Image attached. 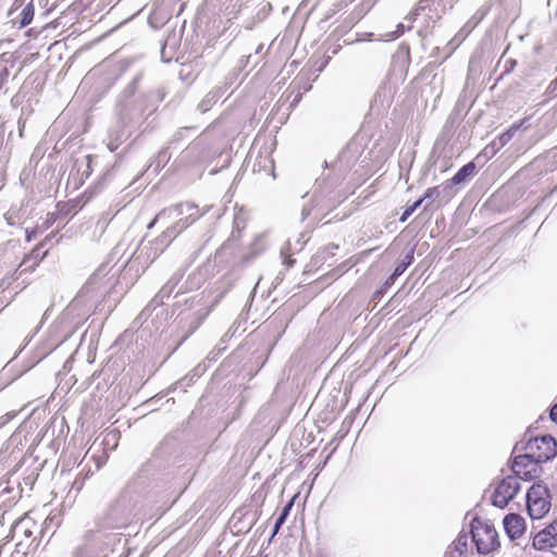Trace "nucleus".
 I'll return each instance as SVG.
<instances>
[{
	"instance_id": "f257e3e1",
	"label": "nucleus",
	"mask_w": 557,
	"mask_h": 557,
	"mask_svg": "<svg viewBox=\"0 0 557 557\" xmlns=\"http://www.w3.org/2000/svg\"><path fill=\"white\" fill-rule=\"evenodd\" d=\"M361 154L360 145L355 141L349 143L338 154L336 161L332 165L335 177L329 181V178H318L315 190L312 196L313 205L308 207L304 206L301 215L302 220L309 216L313 211L317 215H322L338 203H341L345 196L338 190H335V186L339 180H343L345 174L356 164Z\"/></svg>"
},
{
	"instance_id": "f03ea898",
	"label": "nucleus",
	"mask_w": 557,
	"mask_h": 557,
	"mask_svg": "<svg viewBox=\"0 0 557 557\" xmlns=\"http://www.w3.org/2000/svg\"><path fill=\"white\" fill-rule=\"evenodd\" d=\"M72 317L73 307L70 306L51 325L45 342L40 343L42 348H60L62 345L75 346L76 348H97L99 331L90 329L82 334H77Z\"/></svg>"
},
{
	"instance_id": "7ed1b4c3",
	"label": "nucleus",
	"mask_w": 557,
	"mask_h": 557,
	"mask_svg": "<svg viewBox=\"0 0 557 557\" xmlns=\"http://www.w3.org/2000/svg\"><path fill=\"white\" fill-rule=\"evenodd\" d=\"M138 115V110L134 107L133 100H122L117 103L116 126L109 131L108 149L114 152L125 138V127Z\"/></svg>"
},
{
	"instance_id": "20e7f679",
	"label": "nucleus",
	"mask_w": 557,
	"mask_h": 557,
	"mask_svg": "<svg viewBox=\"0 0 557 557\" xmlns=\"http://www.w3.org/2000/svg\"><path fill=\"white\" fill-rule=\"evenodd\" d=\"M471 534L479 554H488L499 546L496 529L488 521L473 519Z\"/></svg>"
},
{
	"instance_id": "39448f33",
	"label": "nucleus",
	"mask_w": 557,
	"mask_h": 557,
	"mask_svg": "<svg viewBox=\"0 0 557 557\" xmlns=\"http://www.w3.org/2000/svg\"><path fill=\"white\" fill-rule=\"evenodd\" d=\"M550 495L548 488L541 483L533 484L527 493V508L529 516L542 519L550 510Z\"/></svg>"
},
{
	"instance_id": "423d86ee",
	"label": "nucleus",
	"mask_w": 557,
	"mask_h": 557,
	"mask_svg": "<svg viewBox=\"0 0 557 557\" xmlns=\"http://www.w3.org/2000/svg\"><path fill=\"white\" fill-rule=\"evenodd\" d=\"M456 0H420L417 7L406 17L412 22L419 15L435 23L442 15L454 7Z\"/></svg>"
},
{
	"instance_id": "0eeeda50",
	"label": "nucleus",
	"mask_w": 557,
	"mask_h": 557,
	"mask_svg": "<svg viewBox=\"0 0 557 557\" xmlns=\"http://www.w3.org/2000/svg\"><path fill=\"white\" fill-rule=\"evenodd\" d=\"M525 450L539 463L554 458L557 454V443L550 435H543L528 441Z\"/></svg>"
},
{
	"instance_id": "6e6552de",
	"label": "nucleus",
	"mask_w": 557,
	"mask_h": 557,
	"mask_svg": "<svg viewBox=\"0 0 557 557\" xmlns=\"http://www.w3.org/2000/svg\"><path fill=\"white\" fill-rule=\"evenodd\" d=\"M520 490V480L516 475H508L495 487L492 495V504L498 508H505Z\"/></svg>"
},
{
	"instance_id": "1a4fd4ad",
	"label": "nucleus",
	"mask_w": 557,
	"mask_h": 557,
	"mask_svg": "<svg viewBox=\"0 0 557 557\" xmlns=\"http://www.w3.org/2000/svg\"><path fill=\"white\" fill-rule=\"evenodd\" d=\"M151 337V329L149 325L141 326L137 331L126 330L122 335H120L113 346L119 348H129L132 346H137L145 348L151 343L148 338Z\"/></svg>"
},
{
	"instance_id": "9d476101",
	"label": "nucleus",
	"mask_w": 557,
	"mask_h": 557,
	"mask_svg": "<svg viewBox=\"0 0 557 557\" xmlns=\"http://www.w3.org/2000/svg\"><path fill=\"white\" fill-rule=\"evenodd\" d=\"M511 468L515 473L513 475L519 478V480L524 479L529 481L536 478L539 473V462L533 460L528 450L525 454L515 457Z\"/></svg>"
},
{
	"instance_id": "9b49d317",
	"label": "nucleus",
	"mask_w": 557,
	"mask_h": 557,
	"mask_svg": "<svg viewBox=\"0 0 557 557\" xmlns=\"http://www.w3.org/2000/svg\"><path fill=\"white\" fill-rule=\"evenodd\" d=\"M196 210V205L190 202H183L176 206L165 208L161 210L156 218L149 223L148 228L153 227V225L161 220H170L177 219V216L187 213L188 211Z\"/></svg>"
},
{
	"instance_id": "f8f14e48",
	"label": "nucleus",
	"mask_w": 557,
	"mask_h": 557,
	"mask_svg": "<svg viewBox=\"0 0 557 557\" xmlns=\"http://www.w3.org/2000/svg\"><path fill=\"white\" fill-rule=\"evenodd\" d=\"M504 528L511 539H517L524 532V519L517 513H509L504 519Z\"/></svg>"
},
{
	"instance_id": "ddd939ff",
	"label": "nucleus",
	"mask_w": 557,
	"mask_h": 557,
	"mask_svg": "<svg viewBox=\"0 0 557 557\" xmlns=\"http://www.w3.org/2000/svg\"><path fill=\"white\" fill-rule=\"evenodd\" d=\"M468 550V535L460 533L447 547L443 557H462Z\"/></svg>"
},
{
	"instance_id": "4468645a",
	"label": "nucleus",
	"mask_w": 557,
	"mask_h": 557,
	"mask_svg": "<svg viewBox=\"0 0 557 557\" xmlns=\"http://www.w3.org/2000/svg\"><path fill=\"white\" fill-rule=\"evenodd\" d=\"M476 172V165L473 161L468 162L451 177L453 185H461L471 180Z\"/></svg>"
},
{
	"instance_id": "2eb2a0df",
	"label": "nucleus",
	"mask_w": 557,
	"mask_h": 557,
	"mask_svg": "<svg viewBox=\"0 0 557 557\" xmlns=\"http://www.w3.org/2000/svg\"><path fill=\"white\" fill-rule=\"evenodd\" d=\"M202 214L203 212L200 213L198 207L196 206V210L188 211L187 213L180 215V219L173 224V226H177V230H180V233H182L185 228L197 221Z\"/></svg>"
},
{
	"instance_id": "dca6fc26",
	"label": "nucleus",
	"mask_w": 557,
	"mask_h": 557,
	"mask_svg": "<svg viewBox=\"0 0 557 557\" xmlns=\"http://www.w3.org/2000/svg\"><path fill=\"white\" fill-rule=\"evenodd\" d=\"M412 261H413V250L411 249L404 257V259L396 264L394 272L387 280V283L393 284L395 282V280L407 270V268L412 263Z\"/></svg>"
},
{
	"instance_id": "f3484780",
	"label": "nucleus",
	"mask_w": 557,
	"mask_h": 557,
	"mask_svg": "<svg viewBox=\"0 0 557 557\" xmlns=\"http://www.w3.org/2000/svg\"><path fill=\"white\" fill-rule=\"evenodd\" d=\"M182 278V274H174L159 290L157 297H159L161 300L169 297L172 292L174 290L175 286L178 284V282Z\"/></svg>"
},
{
	"instance_id": "a211bd4d",
	"label": "nucleus",
	"mask_w": 557,
	"mask_h": 557,
	"mask_svg": "<svg viewBox=\"0 0 557 557\" xmlns=\"http://www.w3.org/2000/svg\"><path fill=\"white\" fill-rule=\"evenodd\" d=\"M34 14H35L34 4H33V2H29V3H27L23 8V10H22V12L20 14V25H21V27H25L28 24H30V22L34 18Z\"/></svg>"
},
{
	"instance_id": "6ab92c4d",
	"label": "nucleus",
	"mask_w": 557,
	"mask_h": 557,
	"mask_svg": "<svg viewBox=\"0 0 557 557\" xmlns=\"http://www.w3.org/2000/svg\"><path fill=\"white\" fill-rule=\"evenodd\" d=\"M554 537H552L546 530L535 535L533 540L534 547L542 549L546 546H553Z\"/></svg>"
},
{
	"instance_id": "aec40b11",
	"label": "nucleus",
	"mask_w": 557,
	"mask_h": 557,
	"mask_svg": "<svg viewBox=\"0 0 557 557\" xmlns=\"http://www.w3.org/2000/svg\"><path fill=\"white\" fill-rule=\"evenodd\" d=\"M218 101V92L215 91H210L206 95V97L200 101V103L198 104V110L201 112V113H206L207 111L210 110V108L212 107V104H214L215 102Z\"/></svg>"
},
{
	"instance_id": "412c9836",
	"label": "nucleus",
	"mask_w": 557,
	"mask_h": 557,
	"mask_svg": "<svg viewBox=\"0 0 557 557\" xmlns=\"http://www.w3.org/2000/svg\"><path fill=\"white\" fill-rule=\"evenodd\" d=\"M171 244L170 240L163 238V233L153 240V245H160V248H156L152 256L148 255L147 261L152 262L164 249Z\"/></svg>"
},
{
	"instance_id": "4be33fe9",
	"label": "nucleus",
	"mask_w": 557,
	"mask_h": 557,
	"mask_svg": "<svg viewBox=\"0 0 557 557\" xmlns=\"http://www.w3.org/2000/svg\"><path fill=\"white\" fill-rule=\"evenodd\" d=\"M481 18H482V15L479 17L476 15H473L463 25V27L460 29V33H462V38H466L475 28V26L480 23Z\"/></svg>"
},
{
	"instance_id": "5701e85b",
	"label": "nucleus",
	"mask_w": 557,
	"mask_h": 557,
	"mask_svg": "<svg viewBox=\"0 0 557 557\" xmlns=\"http://www.w3.org/2000/svg\"><path fill=\"white\" fill-rule=\"evenodd\" d=\"M74 557H98L95 553L92 547L89 544H84L78 546L74 553Z\"/></svg>"
},
{
	"instance_id": "b1692460",
	"label": "nucleus",
	"mask_w": 557,
	"mask_h": 557,
	"mask_svg": "<svg viewBox=\"0 0 557 557\" xmlns=\"http://www.w3.org/2000/svg\"><path fill=\"white\" fill-rule=\"evenodd\" d=\"M246 220H247V213L243 209H239L238 212L234 216L233 233L235 231L239 232L242 228H244L245 224H246Z\"/></svg>"
},
{
	"instance_id": "393cba45",
	"label": "nucleus",
	"mask_w": 557,
	"mask_h": 557,
	"mask_svg": "<svg viewBox=\"0 0 557 557\" xmlns=\"http://www.w3.org/2000/svg\"><path fill=\"white\" fill-rule=\"evenodd\" d=\"M423 203V199H418L413 203L406 207L401 216L399 218L400 222H406L408 218Z\"/></svg>"
},
{
	"instance_id": "a878e982",
	"label": "nucleus",
	"mask_w": 557,
	"mask_h": 557,
	"mask_svg": "<svg viewBox=\"0 0 557 557\" xmlns=\"http://www.w3.org/2000/svg\"><path fill=\"white\" fill-rule=\"evenodd\" d=\"M290 506H292V504L287 505V506L283 509V511H282V513L280 515V517L277 518V520H276V522H275V525H274V530H273V534H272V536H274V535L277 533V531L280 530L281 525L285 522V519H286V517L288 516V512H289Z\"/></svg>"
},
{
	"instance_id": "bb28decb",
	"label": "nucleus",
	"mask_w": 557,
	"mask_h": 557,
	"mask_svg": "<svg viewBox=\"0 0 557 557\" xmlns=\"http://www.w3.org/2000/svg\"><path fill=\"white\" fill-rule=\"evenodd\" d=\"M181 233H180V230H177V226H169L164 232H163V238L170 240L172 243V240L178 236Z\"/></svg>"
},
{
	"instance_id": "cd10ccee",
	"label": "nucleus",
	"mask_w": 557,
	"mask_h": 557,
	"mask_svg": "<svg viewBox=\"0 0 557 557\" xmlns=\"http://www.w3.org/2000/svg\"><path fill=\"white\" fill-rule=\"evenodd\" d=\"M440 194H441V191H440L438 187H431L425 190L424 195L420 199H423V202H424L429 199L437 198L440 196Z\"/></svg>"
},
{
	"instance_id": "c85d7f7f",
	"label": "nucleus",
	"mask_w": 557,
	"mask_h": 557,
	"mask_svg": "<svg viewBox=\"0 0 557 557\" xmlns=\"http://www.w3.org/2000/svg\"><path fill=\"white\" fill-rule=\"evenodd\" d=\"M208 313L209 311L207 309H201L195 313L196 323L193 326V330H196L200 325V323L206 319Z\"/></svg>"
},
{
	"instance_id": "c756f323",
	"label": "nucleus",
	"mask_w": 557,
	"mask_h": 557,
	"mask_svg": "<svg viewBox=\"0 0 557 557\" xmlns=\"http://www.w3.org/2000/svg\"><path fill=\"white\" fill-rule=\"evenodd\" d=\"M169 159H170V154L168 153V150L166 149L161 150L157 157L156 169H158L162 162H168Z\"/></svg>"
},
{
	"instance_id": "7c9ffc66",
	"label": "nucleus",
	"mask_w": 557,
	"mask_h": 557,
	"mask_svg": "<svg viewBox=\"0 0 557 557\" xmlns=\"http://www.w3.org/2000/svg\"><path fill=\"white\" fill-rule=\"evenodd\" d=\"M547 533L552 536V537H556L557 535V519L547 527L546 529Z\"/></svg>"
},
{
	"instance_id": "2f4dec72",
	"label": "nucleus",
	"mask_w": 557,
	"mask_h": 557,
	"mask_svg": "<svg viewBox=\"0 0 557 557\" xmlns=\"http://www.w3.org/2000/svg\"><path fill=\"white\" fill-rule=\"evenodd\" d=\"M404 28H405L404 24H398L397 29L392 35V38L395 39V38L399 37L400 35H403Z\"/></svg>"
},
{
	"instance_id": "473e14b6",
	"label": "nucleus",
	"mask_w": 557,
	"mask_h": 557,
	"mask_svg": "<svg viewBox=\"0 0 557 557\" xmlns=\"http://www.w3.org/2000/svg\"><path fill=\"white\" fill-rule=\"evenodd\" d=\"M466 38H462V33L460 30L457 33V35L451 40L453 44H456L457 46L462 42Z\"/></svg>"
},
{
	"instance_id": "72a5a7b5",
	"label": "nucleus",
	"mask_w": 557,
	"mask_h": 557,
	"mask_svg": "<svg viewBox=\"0 0 557 557\" xmlns=\"http://www.w3.org/2000/svg\"><path fill=\"white\" fill-rule=\"evenodd\" d=\"M550 418L557 424V404L550 409Z\"/></svg>"
},
{
	"instance_id": "f704fd0d",
	"label": "nucleus",
	"mask_w": 557,
	"mask_h": 557,
	"mask_svg": "<svg viewBox=\"0 0 557 557\" xmlns=\"http://www.w3.org/2000/svg\"><path fill=\"white\" fill-rule=\"evenodd\" d=\"M263 239H264V236L263 235H259L256 239V245H258V247L260 248V250H262L264 248V245H263Z\"/></svg>"
},
{
	"instance_id": "c9c22d12",
	"label": "nucleus",
	"mask_w": 557,
	"mask_h": 557,
	"mask_svg": "<svg viewBox=\"0 0 557 557\" xmlns=\"http://www.w3.org/2000/svg\"><path fill=\"white\" fill-rule=\"evenodd\" d=\"M511 138V133L507 132L500 136L502 144H506Z\"/></svg>"
},
{
	"instance_id": "e433bc0d",
	"label": "nucleus",
	"mask_w": 557,
	"mask_h": 557,
	"mask_svg": "<svg viewBox=\"0 0 557 557\" xmlns=\"http://www.w3.org/2000/svg\"><path fill=\"white\" fill-rule=\"evenodd\" d=\"M37 331H38V327L35 330V332H34L30 336H27V337L25 338L24 344H23V346H22L21 348H25L27 345H29V344H30L32 338H33V336L37 333Z\"/></svg>"
},
{
	"instance_id": "4c0bfd02",
	"label": "nucleus",
	"mask_w": 557,
	"mask_h": 557,
	"mask_svg": "<svg viewBox=\"0 0 557 557\" xmlns=\"http://www.w3.org/2000/svg\"><path fill=\"white\" fill-rule=\"evenodd\" d=\"M150 252H147V256L150 255L152 256L153 252L156 251V248H160V245H153V242H150Z\"/></svg>"
},
{
	"instance_id": "58836bf2",
	"label": "nucleus",
	"mask_w": 557,
	"mask_h": 557,
	"mask_svg": "<svg viewBox=\"0 0 557 557\" xmlns=\"http://www.w3.org/2000/svg\"><path fill=\"white\" fill-rule=\"evenodd\" d=\"M24 127H25V122H23V121L20 119V120H18V131H20V136H23Z\"/></svg>"
},
{
	"instance_id": "ea45409f",
	"label": "nucleus",
	"mask_w": 557,
	"mask_h": 557,
	"mask_svg": "<svg viewBox=\"0 0 557 557\" xmlns=\"http://www.w3.org/2000/svg\"><path fill=\"white\" fill-rule=\"evenodd\" d=\"M295 260L288 258L286 260H284V263L287 265V267H292L294 264Z\"/></svg>"
},
{
	"instance_id": "a19ab883",
	"label": "nucleus",
	"mask_w": 557,
	"mask_h": 557,
	"mask_svg": "<svg viewBox=\"0 0 557 557\" xmlns=\"http://www.w3.org/2000/svg\"><path fill=\"white\" fill-rule=\"evenodd\" d=\"M188 129H189V128H187V127H186V128H183V129L178 131V132L176 133L175 137L181 136V135H182V133H183L184 131H188Z\"/></svg>"
},
{
	"instance_id": "79ce46f5",
	"label": "nucleus",
	"mask_w": 557,
	"mask_h": 557,
	"mask_svg": "<svg viewBox=\"0 0 557 557\" xmlns=\"http://www.w3.org/2000/svg\"><path fill=\"white\" fill-rule=\"evenodd\" d=\"M508 62H509L510 69H512L516 65V61L515 60H509Z\"/></svg>"
},
{
	"instance_id": "37998d69",
	"label": "nucleus",
	"mask_w": 557,
	"mask_h": 557,
	"mask_svg": "<svg viewBox=\"0 0 557 557\" xmlns=\"http://www.w3.org/2000/svg\"><path fill=\"white\" fill-rule=\"evenodd\" d=\"M48 313H49V309H47V310L45 311L41 322H42L45 319H47Z\"/></svg>"
},
{
	"instance_id": "c03bdc74",
	"label": "nucleus",
	"mask_w": 557,
	"mask_h": 557,
	"mask_svg": "<svg viewBox=\"0 0 557 557\" xmlns=\"http://www.w3.org/2000/svg\"><path fill=\"white\" fill-rule=\"evenodd\" d=\"M262 49V45H260L257 49V53Z\"/></svg>"
},
{
	"instance_id": "a18cd8bd",
	"label": "nucleus",
	"mask_w": 557,
	"mask_h": 557,
	"mask_svg": "<svg viewBox=\"0 0 557 557\" xmlns=\"http://www.w3.org/2000/svg\"><path fill=\"white\" fill-rule=\"evenodd\" d=\"M145 249H147V246H144V248L140 249V252H144Z\"/></svg>"
},
{
	"instance_id": "49530a36",
	"label": "nucleus",
	"mask_w": 557,
	"mask_h": 557,
	"mask_svg": "<svg viewBox=\"0 0 557 557\" xmlns=\"http://www.w3.org/2000/svg\"><path fill=\"white\" fill-rule=\"evenodd\" d=\"M145 249H147V246H144V248L140 249V252H144Z\"/></svg>"
},
{
	"instance_id": "de8ad7c7",
	"label": "nucleus",
	"mask_w": 557,
	"mask_h": 557,
	"mask_svg": "<svg viewBox=\"0 0 557 557\" xmlns=\"http://www.w3.org/2000/svg\"><path fill=\"white\" fill-rule=\"evenodd\" d=\"M145 249H147V246H144V248L140 249V252H144Z\"/></svg>"
},
{
	"instance_id": "09e8293b",
	"label": "nucleus",
	"mask_w": 557,
	"mask_h": 557,
	"mask_svg": "<svg viewBox=\"0 0 557 557\" xmlns=\"http://www.w3.org/2000/svg\"><path fill=\"white\" fill-rule=\"evenodd\" d=\"M193 149H194V147H189V148H188V150H187L186 152L188 153V152H189L190 150H193Z\"/></svg>"
},
{
	"instance_id": "8fccbe9b",
	"label": "nucleus",
	"mask_w": 557,
	"mask_h": 557,
	"mask_svg": "<svg viewBox=\"0 0 557 557\" xmlns=\"http://www.w3.org/2000/svg\"><path fill=\"white\" fill-rule=\"evenodd\" d=\"M347 2H352L354 0H346Z\"/></svg>"
}]
</instances>
